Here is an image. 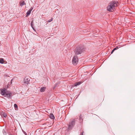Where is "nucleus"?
I'll list each match as a JSON object with an SVG mask.
<instances>
[{
	"label": "nucleus",
	"instance_id": "obj_1",
	"mask_svg": "<svg viewBox=\"0 0 135 135\" xmlns=\"http://www.w3.org/2000/svg\"><path fill=\"white\" fill-rule=\"evenodd\" d=\"M117 3H118L115 1L110 2L107 6V10L111 12H113L114 11L115 9V7L117 6Z\"/></svg>",
	"mask_w": 135,
	"mask_h": 135
},
{
	"label": "nucleus",
	"instance_id": "obj_2",
	"mask_svg": "<svg viewBox=\"0 0 135 135\" xmlns=\"http://www.w3.org/2000/svg\"><path fill=\"white\" fill-rule=\"evenodd\" d=\"M84 50V49L82 46H78L75 49V54L78 55L81 54L82 52Z\"/></svg>",
	"mask_w": 135,
	"mask_h": 135
},
{
	"label": "nucleus",
	"instance_id": "obj_3",
	"mask_svg": "<svg viewBox=\"0 0 135 135\" xmlns=\"http://www.w3.org/2000/svg\"><path fill=\"white\" fill-rule=\"evenodd\" d=\"M75 122V119H73L69 123L68 126V129H71L74 126Z\"/></svg>",
	"mask_w": 135,
	"mask_h": 135
},
{
	"label": "nucleus",
	"instance_id": "obj_4",
	"mask_svg": "<svg viewBox=\"0 0 135 135\" xmlns=\"http://www.w3.org/2000/svg\"><path fill=\"white\" fill-rule=\"evenodd\" d=\"M78 61V57L76 56H74L72 60L73 64L75 65H76Z\"/></svg>",
	"mask_w": 135,
	"mask_h": 135
},
{
	"label": "nucleus",
	"instance_id": "obj_5",
	"mask_svg": "<svg viewBox=\"0 0 135 135\" xmlns=\"http://www.w3.org/2000/svg\"><path fill=\"white\" fill-rule=\"evenodd\" d=\"M6 91L7 89L4 88L0 89V93L2 95L4 96L6 94Z\"/></svg>",
	"mask_w": 135,
	"mask_h": 135
},
{
	"label": "nucleus",
	"instance_id": "obj_6",
	"mask_svg": "<svg viewBox=\"0 0 135 135\" xmlns=\"http://www.w3.org/2000/svg\"><path fill=\"white\" fill-rule=\"evenodd\" d=\"M29 81L30 80L28 78H25L23 80V85H27L29 83Z\"/></svg>",
	"mask_w": 135,
	"mask_h": 135
},
{
	"label": "nucleus",
	"instance_id": "obj_7",
	"mask_svg": "<svg viewBox=\"0 0 135 135\" xmlns=\"http://www.w3.org/2000/svg\"><path fill=\"white\" fill-rule=\"evenodd\" d=\"M11 92L10 91H7L4 97L10 98L12 96Z\"/></svg>",
	"mask_w": 135,
	"mask_h": 135
},
{
	"label": "nucleus",
	"instance_id": "obj_8",
	"mask_svg": "<svg viewBox=\"0 0 135 135\" xmlns=\"http://www.w3.org/2000/svg\"><path fill=\"white\" fill-rule=\"evenodd\" d=\"M33 8L32 7H31V8L27 11V12L26 13V17H28L31 13V11L33 9Z\"/></svg>",
	"mask_w": 135,
	"mask_h": 135
},
{
	"label": "nucleus",
	"instance_id": "obj_9",
	"mask_svg": "<svg viewBox=\"0 0 135 135\" xmlns=\"http://www.w3.org/2000/svg\"><path fill=\"white\" fill-rule=\"evenodd\" d=\"M26 4L25 2L23 1H22L20 2V6L21 7H22L23 5H26Z\"/></svg>",
	"mask_w": 135,
	"mask_h": 135
},
{
	"label": "nucleus",
	"instance_id": "obj_10",
	"mask_svg": "<svg viewBox=\"0 0 135 135\" xmlns=\"http://www.w3.org/2000/svg\"><path fill=\"white\" fill-rule=\"evenodd\" d=\"M46 88L45 87H41L40 89V91L41 92H43L45 91Z\"/></svg>",
	"mask_w": 135,
	"mask_h": 135
},
{
	"label": "nucleus",
	"instance_id": "obj_11",
	"mask_svg": "<svg viewBox=\"0 0 135 135\" xmlns=\"http://www.w3.org/2000/svg\"><path fill=\"white\" fill-rule=\"evenodd\" d=\"M81 83V82H77L74 84V85L75 86H77L80 85Z\"/></svg>",
	"mask_w": 135,
	"mask_h": 135
},
{
	"label": "nucleus",
	"instance_id": "obj_12",
	"mask_svg": "<svg viewBox=\"0 0 135 135\" xmlns=\"http://www.w3.org/2000/svg\"><path fill=\"white\" fill-rule=\"evenodd\" d=\"M50 117L51 119H54V116L53 114H51L50 115Z\"/></svg>",
	"mask_w": 135,
	"mask_h": 135
},
{
	"label": "nucleus",
	"instance_id": "obj_13",
	"mask_svg": "<svg viewBox=\"0 0 135 135\" xmlns=\"http://www.w3.org/2000/svg\"><path fill=\"white\" fill-rule=\"evenodd\" d=\"M4 62V60L3 58L0 59V63L1 64H3Z\"/></svg>",
	"mask_w": 135,
	"mask_h": 135
},
{
	"label": "nucleus",
	"instance_id": "obj_14",
	"mask_svg": "<svg viewBox=\"0 0 135 135\" xmlns=\"http://www.w3.org/2000/svg\"><path fill=\"white\" fill-rule=\"evenodd\" d=\"M14 107L15 108L16 110H17L18 109V107L17 104H14Z\"/></svg>",
	"mask_w": 135,
	"mask_h": 135
},
{
	"label": "nucleus",
	"instance_id": "obj_15",
	"mask_svg": "<svg viewBox=\"0 0 135 135\" xmlns=\"http://www.w3.org/2000/svg\"><path fill=\"white\" fill-rule=\"evenodd\" d=\"M2 132H3V133L4 135H6L7 133H6V131L5 130H4V129L3 130Z\"/></svg>",
	"mask_w": 135,
	"mask_h": 135
},
{
	"label": "nucleus",
	"instance_id": "obj_16",
	"mask_svg": "<svg viewBox=\"0 0 135 135\" xmlns=\"http://www.w3.org/2000/svg\"><path fill=\"white\" fill-rule=\"evenodd\" d=\"M33 21H32L31 22V27H32V28H33V30H34L35 31H36L35 29H34V28L32 26V23H33Z\"/></svg>",
	"mask_w": 135,
	"mask_h": 135
},
{
	"label": "nucleus",
	"instance_id": "obj_17",
	"mask_svg": "<svg viewBox=\"0 0 135 135\" xmlns=\"http://www.w3.org/2000/svg\"><path fill=\"white\" fill-rule=\"evenodd\" d=\"M2 114L3 116H4L5 117H6L7 116V115L6 114L4 113Z\"/></svg>",
	"mask_w": 135,
	"mask_h": 135
},
{
	"label": "nucleus",
	"instance_id": "obj_18",
	"mask_svg": "<svg viewBox=\"0 0 135 135\" xmlns=\"http://www.w3.org/2000/svg\"><path fill=\"white\" fill-rule=\"evenodd\" d=\"M52 20H53V18H51V19L47 21V22H51Z\"/></svg>",
	"mask_w": 135,
	"mask_h": 135
},
{
	"label": "nucleus",
	"instance_id": "obj_19",
	"mask_svg": "<svg viewBox=\"0 0 135 135\" xmlns=\"http://www.w3.org/2000/svg\"><path fill=\"white\" fill-rule=\"evenodd\" d=\"M118 48V47H116L114 49L115 50H117Z\"/></svg>",
	"mask_w": 135,
	"mask_h": 135
},
{
	"label": "nucleus",
	"instance_id": "obj_20",
	"mask_svg": "<svg viewBox=\"0 0 135 135\" xmlns=\"http://www.w3.org/2000/svg\"><path fill=\"white\" fill-rule=\"evenodd\" d=\"M115 50L113 49V50L112 51V52H111V53L112 54L113 53V52Z\"/></svg>",
	"mask_w": 135,
	"mask_h": 135
},
{
	"label": "nucleus",
	"instance_id": "obj_21",
	"mask_svg": "<svg viewBox=\"0 0 135 135\" xmlns=\"http://www.w3.org/2000/svg\"><path fill=\"white\" fill-rule=\"evenodd\" d=\"M9 135H12V134H9Z\"/></svg>",
	"mask_w": 135,
	"mask_h": 135
}]
</instances>
